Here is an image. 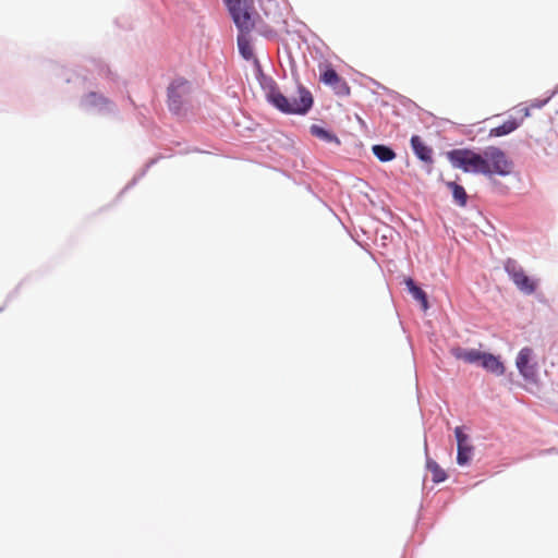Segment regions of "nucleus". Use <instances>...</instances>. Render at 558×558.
Segmentation results:
<instances>
[{"instance_id": "nucleus-16", "label": "nucleus", "mask_w": 558, "mask_h": 558, "mask_svg": "<svg viewBox=\"0 0 558 558\" xmlns=\"http://www.w3.org/2000/svg\"><path fill=\"white\" fill-rule=\"evenodd\" d=\"M310 134L323 143L333 144L335 146H341L339 136L326 124H312L310 126Z\"/></svg>"}, {"instance_id": "nucleus-23", "label": "nucleus", "mask_w": 558, "mask_h": 558, "mask_svg": "<svg viewBox=\"0 0 558 558\" xmlns=\"http://www.w3.org/2000/svg\"><path fill=\"white\" fill-rule=\"evenodd\" d=\"M487 179H488L489 191L493 194H496L499 196H505V195L509 194L510 187L507 184H505L500 180L496 179V177H490Z\"/></svg>"}, {"instance_id": "nucleus-17", "label": "nucleus", "mask_w": 558, "mask_h": 558, "mask_svg": "<svg viewBox=\"0 0 558 558\" xmlns=\"http://www.w3.org/2000/svg\"><path fill=\"white\" fill-rule=\"evenodd\" d=\"M442 179V175H440ZM445 186L450 191L452 203L461 208L466 207L469 202V194L466 193L464 186L457 181H444Z\"/></svg>"}, {"instance_id": "nucleus-21", "label": "nucleus", "mask_w": 558, "mask_h": 558, "mask_svg": "<svg viewBox=\"0 0 558 558\" xmlns=\"http://www.w3.org/2000/svg\"><path fill=\"white\" fill-rule=\"evenodd\" d=\"M371 150L374 157L381 163L390 162L397 157V153L390 144H374Z\"/></svg>"}, {"instance_id": "nucleus-19", "label": "nucleus", "mask_w": 558, "mask_h": 558, "mask_svg": "<svg viewBox=\"0 0 558 558\" xmlns=\"http://www.w3.org/2000/svg\"><path fill=\"white\" fill-rule=\"evenodd\" d=\"M523 123V118H514L510 117L508 120L504 121L501 124L492 128L489 130V137H501L511 134L515 130H518Z\"/></svg>"}, {"instance_id": "nucleus-37", "label": "nucleus", "mask_w": 558, "mask_h": 558, "mask_svg": "<svg viewBox=\"0 0 558 558\" xmlns=\"http://www.w3.org/2000/svg\"><path fill=\"white\" fill-rule=\"evenodd\" d=\"M308 190L311 191V193H314V190H312L311 185H308Z\"/></svg>"}, {"instance_id": "nucleus-28", "label": "nucleus", "mask_w": 558, "mask_h": 558, "mask_svg": "<svg viewBox=\"0 0 558 558\" xmlns=\"http://www.w3.org/2000/svg\"><path fill=\"white\" fill-rule=\"evenodd\" d=\"M531 110H532V108L530 106H526V107L522 108L521 112H522L523 116L521 118L524 119V118L530 117L531 116Z\"/></svg>"}, {"instance_id": "nucleus-24", "label": "nucleus", "mask_w": 558, "mask_h": 558, "mask_svg": "<svg viewBox=\"0 0 558 558\" xmlns=\"http://www.w3.org/2000/svg\"><path fill=\"white\" fill-rule=\"evenodd\" d=\"M558 94V84L554 87V89L547 92V95L546 97L544 98H535L533 100H531L530 102V107L532 109H542L544 108L549 101L551 98H554L556 95Z\"/></svg>"}, {"instance_id": "nucleus-10", "label": "nucleus", "mask_w": 558, "mask_h": 558, "mask_svg": "<svg viewBox=\"0 0 558 558\" xmlns=\"http://www.w3.org/2000/svg\"><path fill=\"white\" fill-rule=\"evenodd\" d=\"M515 368L519 375L525 383L537 385L538 378V363L536 354L531 347H523L518 352L514 360Z\"/></svg>"}, {"instance_id": "nucleus-12", "label": "nucleus", "mask_w": 558, "mask_h": 558, "mask_svg": "<svg viewBox=\"0 0 558 558\" xmlns=\"http://www.w3.org/2000/svg\"><path fill=\"white\" fill-rule=\"evenodd\" d=\"M469 428L465 425L456 426L453 435L457 442L456 462L459 466H469L474 456V446L470 435L466 433Z\"/></svg>"}, {"instance_id": "nucleus-27", "label": "nucleus", "mask_w": 558, "mask_h": 558, "mask_svg": "<svg viewBox=\"0 0 558 558\" xmlns=\"http://www.w3.org/2000/svg\"><path fill=\"white\" fill-rule=\"evenodd\" d=\"M114 24H116L118 27L122 28V29H129V28H131V23H130L129 21H126V20H125V21L122 23V22H121V19H119V17L114 20Z\"/></svg>"}, {"instance_id": "nucleus-22", "label": "nucleus", "mask_w": 558, "mask_h": 558, "mask_svg": "<svg viewBox=\"0 0 558 558\" xmlns=\"http://www.w3.org/2000/svg\"><path fill=\"white\" fill-rule=\"evenodd\" d=\"M162 158L161 155L157 156V157H154V158H150L145 165L144 167L132 178V180L120 191L118 197H121L125 192H128L129 190H131L132 187H134L138 182L140 180H142L146 173L148 172V170L155 166L160 159Z\"/></svg>"}, {"instance_id": "nucleus-14", "label": "nucleus", "mask_w": 558, "mask_h": 558, "mask_svg": "<svg viewBox=\"0 0 558 558\" xmlns=\"http://www.w3.org/2000/svg\"><path fill=\"white\" fill-rule=\"evenodd\" d=\"M401 284L404 287L407 293L417 303L420 310L426 313L430 308L429 295L423 289L422 284L413 277H403Z\"/></svg>"}, {"instance_id": "nucleus-34", "label": "nucleus", "mask_w": 558, "mask_h": 558, "mask_svg": "<svg viewBox=\"0 0 558 558\" xmlns=\"http://www.w3.org/2000/svg\"><path fill=\"white\" fill-rule=\"evenodd\" d=\"M190 151H195V153H203V150L198 149V148H193V149H190L187 150L186 153H190Z\"/></svg>"}, {"instance_id": "nucleus-3", "label": "nucleus", "mask_w": 558, "mask_h": 558, "mask_svg": "<svg viewBox=\"0 0 558 558\" xmlns=\"http://www.w3.org/2000/svg\"><path fill=\"white\" fill-rule=\"evenodd\" d=\"M451 355L461 360L466 364L475 365L483 368L485 372L493 374L497 377L505 375L506 365L500 354L490 351H482L475 348L452 347L450 349Z\"/></svg>"}, {"instance_id": "nucleus-2", "label": "nucleus", "mask_w": 558, "mask_h": 558, "mask_svg": "<svg viewBox=\"0 0 558 558\" xmlns=\"http://www.w3.org/2000/svg\"><path fill=\"white\" fill-rule=\"evenodd\" d=\"M230 19L238 29L236 46L240 57L253 63L259 59L255 56L254 46L250 36L256 26L258 13L254 8V0H222Z\"/></svg>"}, {"instance_id": "nucleus-30", "label": "nucleus", "mask_w": 558, "mask_h": 558, "mask_svg": "<svg viewBox=\"0 0 558 558\" xmlns=\"http://www.w3.org/2000/svg\"><path fill=\"white\" fill-rule=\"evenodd\" d=\"M543 452L546 454H556V453H558V448L551 447L549 449L544 450Z\"/></svg>"}, {"instance_id": "nucleus-7", "label": "nucleus", "mask_w": 558, "mask_h": 558, "mask_svg": "<svg viewBox=\"0 0 558 558\" xmlns=\"http://www.w3.org/2000/svg\"><path fill=\"white\" fill-rule=\"evenodd\" d=\"M94 66H76L75 69H62L59 76L65 84L72 85L75 92L86 93L93 88H98Z\"/></svg>"}, {"instance_id": "nucleus-29", "label": "nucleus", "mask_w": 558, "mask_h": 558, "mask_svg": "<svg viewBox=\"0 0 558 558\" xmlns=\"http://www.w3.org/2000/svg\"><path fill=\"white\" fill-rule=\"evenodd\" d=\"M367 80H369V82L375 85L377 88H380L383 89V87H386L385 85H383L381 83L377 82L376 80L372 78V77H367Z\"/></svg>"}, {"instance_id": "nucleus-11", "label": "nucleus", "mask_w": 558, "mask_h": 558, "mask_svg": "<svg viewBox=\"0 0 558 558\" xmlns=\"http://www.w3.org/2000/svg\"><path fill=\"white\" fill-rule=\"evenodd\" d=\"M319 82L325 86L330 87L335 95L339 97H347L350 95V86L329 62L319 64Z\"/></svg>"}, {"instance_id": "nucleus-36", "label": "nucleus", "mask_w": 558, "mask_h": 558, "mask_svg": "<svg viewBox=\"0 0 558 558\" xmlns=\"http://www.w3.org/2000/svg\"><path fill=\"white\" fill-rule=\"evenodd\" d=\"M308 190L311 191V193H314V190H312L311 185H308Z\"/></svg>"}, {"instance_id": "nucleus-26", "label": "nucleus", "mask_w": 558, "mask_h": 558, "mask_svg": "<svg viewBox=\"0 0 558 558\" xmlns=\"http://www.w3.org/2000/svg\"><path fill=\"white\" fill-rule=\"evenodd\" d=\"M383 90L392 99V100H396V101H399L400 97L402 96L400 93H398L397 90H393L389 87H383Z\"/></svg>"}, {"instance_id": "nucleus-1", "label": "nucleus", "mask_w": 558, "mask_h": 558, "mask_svg": "<svg viewBox=\"0 0 558 558\" xmlns=\"http://www.w3.org/2000/svg\"><path fill=\"white\" fill-rule=\"evenodd\" d=\"M289 63L291 75L296 84L298 97L286 96L274 77L264 72L260 61H256L254 75L265 94L266 102L270 107L286 116L304 117L313 109L315 99L312 92L300 82L296 64L292 56H289Z\"/></svg>"}, {"instance_id": "nucleus-13", "label": "nucleus", "mask_w": 558, "mask_h": 558, "mask_svg": "<svg viewBox=\"0 0 558 558\" xmlns=\"http://www.w3.org/2000/svg\"><path fill=\"white\" fill-rule=\"evenodd\" d=\"M410 147L415 158L423 163V169L427 174L433 172L434 150L423 138L413 134L410 137Z\"/></svg>"}, {"instance_id": "nucleus-25", "label": "nucleus", "mask_w": 558, "mask_h": 558, "mask_svg": "<svg viewBox=\"0 0 558 558\" xmlns=\"http://www.w3.org/2000/svg\"><path fill=\"white\" fill-rule=\"evenodd\" d=\"M22 284H23V281H21L11 292H9V294L5 298L4 304L0 307V313L4 311V308L9 302H11L13 299H15L19 295Z\"/></svg>"}, {"instance_id": "nucleus-35", "label": "nucleus", "mask_w": 558, "mask_h": 558, "mask_svg": "<svg viewBox=\"0 0 558 558\" xmlns=\"http://www.w3.org/2000/svg\"><path fill=\"white\" fill-rule=\"evenodd\" d=\"M359 122H360V124H361V125L366 126L365 121H364V120H362L361 118H359Z\"/></svg>"}, {"instance_id": "nucleus-32", "label": "nucleus", "mask_w": 558, "mask_h": 558, "mask_svg": "<svg viewBox=\"0 0 558 558\" xmlns=\"http://www.w3.org/2000/svg\"><path fill=\"white\" fill-rule=\"evenodd\" d=\"M320 201L324 204V206H326L336 216L333 209L325 201H323V199H320Z\"/></svg>"}, {"instance_id": "nucleus-8", "label": "nucleus", "mask_w": 558, "mask_h": 558, "mask_svg": "<svg viewBox=\"0 0 558 558\" xmlns=\"http://www.w3.org/2000/svg\"><path fill=\"white\" fill-rule=\"evenodd\" d=\"M504 269L520 292L525 295H532L536 292L537 279L529 276L515 259L508 257L504 263Z\"/></svg>"}, {"instance_id": "nucleus-15", "label": "nucleus", "mask_w": 558, "mask_h": 558, "mask_svg": "<svg viewBox=\"0 0 558 558\" xmlns=\"http://www.w3.org/2000/svg\"><path fill=\"white\" fill-rule=\"evenodd\" d=\"M90 65L94 66L96 74L99 77L106 78L109 83H111L116 87H126V81L122 80L120 75L113 71L110 65L101 59H92L89 61Z\"/></svg>"}, {"instance_id": "nucleus-20", "label": "nucleus", "mask_w": 558, "mask_h": 558, "mask_svg": "<svg viewBox=\"0 0 558 558\" xmlns=\"http://www.w3.org/2000/svg\"><path fill=\"white\" fill-rule=\"evenodd\" d=\"M399 105L402 106L409 113H414L420 117L423 122H427L425 118H422L421 114L426 116L432 120V124H435V120L437 119L432 112L424 110L421 108L415 101L410 99L409 97L402 95L399 99Z\"/></svg>"}, {"instance_id": "nucleus-18", "label": "nucleus", "mask_w": 558, "mask_h": 558, "mask_svg": "<svg viewBox=\"0 0 558 558\" xmlns=\"http://www.w3.org/2000/svg\"><path fill=\"white\" fill-rule=\"evenodd\" d=\"M425 468L432 473V481L434 484H440L449 477L446 470H444L437 461L428 456L427 440L425 439Z\"/></svg>"}, {"instance_id": "nucleus-4", "label": "nucleus", "mask_w": 558, "mask_h": 558, "mask_svg": "<svg viewBox=\"0 0 558 558\" xmlns=\"http://www.w3.org/2000/svg\"><path fill=\"white\" fill-rule=\"evenodd\" d=\"M480 174L485 178L507 177L512 173L514 162L498 146L489 145L481 148Z\"/></svg>"}, {"instance_id": "nucleus-31", "label": "nucleus", "mask_w": 558, "mask_h": 558, "mask_svg": "<svg viewBox=\"0 0 558 558\" xmlns=\"http://www.w3.org/2000/svg\"><path fill=\"white\" fill-rule=\"evenodd\" d=\"M126 99H128L130 105H132L134 108H136V104H135V101L133 100V98L130 95L126 96Z\"/></svg>"}, {"instance_id": "nucleus-33", "label": "nucleus", "mask_w": 558, "mask_h": 558, "mask_svg": "<svg viewBox=\"0 0 558 558\" xmlns=\"http://www.w3.org/2000/svg\"><path fill=\"white\" fill-rule=\"evenodd\" d=\"M379 105H380L381 107H387V106H389V104H388L387 101H385V100H380V101H379Z\"/></svg>"}, {"instance_id": "nucleus-6", "label": "nucleus", "mask_w": 558, "mask_h": 558, "mask_svg": "<svg viewBox=\"0 0 558 558\" xmlns=\"http://www.w3.org/2000/svg\"><path fill=\"white\" fill-rule=\"evenodd\" d=\"M447 160L453 169L464 173L480 174L481 148L461 147L445 153Z\"/></svg>"}, {"instance_id": "nucleus-9", "label": "nucleus", "mask_w": 558, "mask_h": 558, "mask_svg": "<svg viewBox=\"0 0 558 558\" xmlns=\"http://www.w3.org/2000/svg\"><path fill=\"white\" fill-rule=\"evenodd\" d=\"M191 82L183 77L177 76L169 83L167 87V108L173 116H181L184 111V95L191 92Z\"/></svg>"}, {"instance_id": "nucleus-5", "label": "nucleus", "mask_w": 558, "mask_h": 558, "mask_svg": "<svg viewBox=\"0 0 558 558\" xmlns=\"http://www.w3.org/2000/svg\"><path fill=\"white\" fill-rule=\"evenodd\" d=\"M77 106L82 112L90 116L117 117L119 114V107L116 101L97 88L83 93Z\"/></svg>"}]
</instances>
